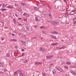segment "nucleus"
I'll return each mask as SVG.
<instances>
[{
  "mask_svg": "<svg viewBox=\"0 0 76 76\" xmlns=\"http://www.w3.org/2000/svg\"><path fill=\"white\" fill-rule=\"evenodd\" d=\"M51 23L53 25H58V24H59V22L58 21H51Z\"/></svg>",
  "mask_w": 76,
  "mask_h": 76,
  "instance_id": "f257e3e1",
  "label": "nucleus"
},
{
  "mask_svg": "<svg viewBox=\"0 0 76 76\" xmlns=\"http://www.w3.org/2000/svg\"><path fill=\"white\" fill-rule=\"evenodd\" d=\"M56 69L57 70H58V71H59V72H63V69L59 67H56Z\"/></svg>",
  "mask_w": 76,
  "mask_h": 76,
  "instance_id": "f03ea898",
  "label": "nucleus"
},
{
  "mask_svg": "<svg viewBox=\"0 0 76 76\" xmlns=\"http://www.w3.org/2000/svg\"><path fill=\"white\" fill-rule=\"evenodd\" d=\"M21 70H18V73L20 76H24V74L21 72Z\"/></svg>",
  "mask_w": 76,
  "mask_h": 76,
  "instance_id": "7ed1b4c3",
  "label": "nucleus"
},
{
  "mask_svg": "<svg viewBox=\"0 0 76 76\" xmlns=\"http://www.w3.org/2000/svg\"><path fill=\"white\" fill-rule=\"evenodd\" d=\"M42 64V62H38V61H36L34 63V64H35V65H39V64Z\"/></svg>",
  "mask_w": 76,
  "mask_h": 76,
  "instance_id": "20e7f679",
  "label": "nucleus"
},
{
  "mask_svg": "<svg viewBox=\"0 0 76 76\" xmlns=\"http://www.w3.org/2000/svg\"><path fill=\"white\" fill-rule=\"evenodd\" d=\"M68 13L69 15H74V14H75V12L73 11H69Z\"/></svg>",
  "mask_w": 76,
  "mask_h": 76,
  "instance_id": "39448f33",
  "label": "nucleus"
},
{
  "mask_svg": "<svg viewBox=\"0 0 76 76\" xmlns=\"http://www.w3.org/2000/svg\"><path fill=\"white\" fill-rule=\"evenodd\" d=\"M53 57V55H49L48 56H46V58H47V59H49L51 58H52Z\"/></svg>",
  "mask_w": 76,
  "mask_h": 76,
  "instance_id": "423d86ee",
  "label": "nucleus"
},
{
  "mask_svg": "<svg viewBox=\"0 0 76 76\" xmlns=\"http://www.w3.org/2000/svg\"><path fill=\"white\" fill-rule=\"evenodd\" d=\"M43 15L44 16H45L46 17H47V13H46V12H45L43 11Z\"/></svg>",
  "mask_w": 76,
  "mask_h": 76,
  "instance_id": "0eeeda50",
  "label": "nucleus"
},
{
  "mask_svg": "<svg viewBox=\"0 0 76 76\" xmlns=\"http://www.w3.org/2000/svg\"><path fill=\"white\" fill-rule=\"evenodd\" d=\"M18 73H19V70H17L16 72H14V75H16V74H17V75H18Z\"/></svg>",
  "mask_w": 76,
  "mask_h": 76,
  "instance_id": "6e6552de",
  "label": "nucleus"
},
{
  "mask_svg": "<svg viewBox=\"0 0 76 76\" xmlns=\"http://www.w3.org/2000/svg\"><path fill=\"white\" fill-rule=\"evenodd\" d=\"M23 15H25V16H26V17H29V15L28 14H27L26 13H24L23 14Z\"/></svg>",
  "mask_w": 76,
  "mask_h": 76,
  "instance_id": "1a4fd4ad",
  "label": "nucleus"
},
{
  "mask_svg": "<svg viewBox=\"0 0 76 76\" xmlns=\"http://www.w3.org/2000/svg\"><path fill=\"white\" fill-rule=\"evenodd\" d=\"M49 18L50 19H51V18H53V16H52L51 15V13H49Z\"/></svg>",
  "mask_w": 76,
  "mask_h": 76,
  "instance_id": "9d476101",
  "label": "nucleus"
},
{
  "mask_svg": "<svg viewBox=\"0 0 76 76\" xmlns=\"http://www.w3.org/2000/svg\"><path fill=\"white\" fill-rule=\"evenodd\" d=\"M56 73V70L54 69L53 70V75H55Z\"/></svg>",
  "mask_w": 76,
  "mask_h": 76,
  "instance_id": "9b49d317",
  "label": "nucleus"
},
{
  "mask_svg": "<svg viewBox=\"0 0 76 76\" xmlns=\"http://www.w3.org/2000/svg\"><path fill=\"white\" fill-rule=\"evenodd\" d=\"M10 41H13V42H16L17 40L15 39H10Z\"/></svg>",
  "mask_w": 76,
  "mask_h": 76,
  "instance_id": "f8f14e48",
  "label": "nucleus"
},
{
  "mask_svg": "<svg viewBox=\"0 0 76 76\" xmlns=\"http://www.w3.org/2000/svg\"><path fill=\"white\" fill-rule=\"evenodd\" d=\"M0 66L2 67L4 66V65L3 64H2V62L1 61H0Z\"/></svg>",
  "mask_w": 76,
  "mask_h": 76,
  "instance_id": "ddd939ff",
  "label": "nucleus"
},
{
  "mask_svg": "<svg viewBox=\"0 0 76 76\" xmlns=\"http://www.w3.org/2000/svg\"><path fill=\"white\" fill-rule=\"evenodd\" d=\"M71 73H72V74L73 75H76V73H75V72L73 71H71Z\"/></svg>",
  "mask_w": 76,
  "mask_h": 76,
  "instance_id": "4468645a",
  "label": "nucleus"
},
{
  "mask_svg": "<svg viewBox=\"0 0 76 76\" xmlns=\"http://www.w3.org/2000/svg\"><path fill=\"white\" fill-rule=\"evenodd\" d=\"M40 50L41 51H44L45 50V49L42 48H40Z\"/></svg>",
  "mask_w": 76,
  "mask_h": 76,
  "instance_id": "2eb2a0df",
  "label": "nucleus"
},
{
  "mask_svg": "<svg viewBox=\"0 0 76 76\" xmlns=\"http://www.w3.org/2000/svg\"><path fill=\"white\" fill-rule=\"evenodd\" d=\"M35 20L37 21V22H39V20L38 19V18L37 17H35Z\"/></svg>",
  "mask_w": 76,
  "mask_h": 76,
  "instance_id": "dca6fc26",
  "label": "nucleus"
},
{
  "mask_svg": "<svg viewBox=\"0 0 76 76\" xmlns=\"http://www.w3.org/2000/svg\"><path fill=\"white\" fill-rule=\"evenodd\" d=\"M57 42H56L54 43H52V45L53 46H54V45H57Z\"/></svg>",
  "mask_w": 76,
  "mask_h": 76,
  "instance_id": "f3484780",
  "label": "nucleus"
},
{
  "mask_svg": "<svg viewBox=\"0 0 76 76\" xmlns=\"http://www.w3.org/2000/svg\"><path fill=\"white\" fill-rule=\"evenodd\" d=\"M20 42H21V43H22V44H25V41H23V40H20Z\"/></svg>",
  "mask_w": 76,
  "mask_h": 76,
  "instance_id": "a211bd4d",
  "label": "nucleus"
},
{
  "mask_svg": "<svg viewBox=\"0 0 76 76\" xmlns=\"http://www.w3.org/2000/svg\"><path fill=\"white\" fill-rule=\"evenodd\" d=\"M34 10H38V9H39L37 7H34Z\"/></svg>",
  "mask_w": 76,
  "mask_h": 76,
  "instance_id": "6ab92c4d",
  "label": "nucleus"
},
{
  "mask_svg": "<svg viewBox=\"0 0 76 76\" xmlns=\"http://www.w3.org/2000/svg\"><path fill=\"white\" fill-rule=\"evenodd\" d=\"M51 37L53 38H54V39H56V36H51Z\"/></svg>",
  "mask_w": 76,
  "mask_h": 76,
  "instance_id": "aec40b11",
  "label": "nucleus"
},
{
  "mask_svg": "<svg viewBox=\"0 0 76 76\" xmlns=\"http://www.w3.org/2000/svg\"><path fill=\"white\" fill-rule=\"evenodd\" d=\"M16 19H13V20L14 23H16Z\"/></svg>",
  "mask_w": 76,
  "mask_h": 76,
  "instance_id": "412c9836",
  "label": "nucleus"
},
{
  "mask_svg": "<svg viewBox=\"0 0 76 76\" xmlns=\"http://www.w3.org/2000/svg\"><path fill=\"white\" fill-rule=\"evenodd\" d=\"M38 6H42V4L40 3L39 4H37Z\"/></svg>",
  "mask_w": 76,
  "mask_h": 76,
  "instance_id": "4be33fe9",
  "label": "nucleus"
},
{
  "mask_svg": "<svg viewBox=\"0 0 76 76\" xmlns=\"http://www.w3.org/2000/svg\"><path fill=\"white\" fill-rule=\"evenodd\" d=\"M65 48V47H64V46H63L61 48H59V50H60L61 49H63V48Z\"/></svg>",
  "mask_w": 76,
  "mask_h": 76,
  "instance_id": "5701e85b",
  "label": "nucleus"
},
{
  "mask_svg": "<svg viewBox=\"0 0 76 76\" xmlns=\"http://www.w3.org/2000/svg\"><path fill=\"white\" fill-rule=\"evenodd\" d=\"M6 10V9H2L1 10V11L2 12H3L4 11Z\"/></svg>",
  "mask_w": 76,
  "mask_h": 76,
  "instance_id": "b1692460",
  "label": "nucleus"
},
{
  "mask_svg": "<svg viewBox=\"0 0 76 76\" xmlns=\"http://www.w3.org/2000/svg\"><path fill=\"white\" fill-rule=\"evenodd\" d=\"M6 56L8 57H10V54H9L8 53L7 54Z\"/></svg>",
  "mask_w": 76,
  "mask_h": 76,
  "instance_id": "393cba45",
  "label": "nucleus"
},
{
  "mask_svg": "<svg viewBox=\"0 0 76 76\" xmlns=\"http://www.w3.org/2000/svg\"><path fill=\"white\" fill-rule=\"evenodd\" d=\"M66 64H68V65H69V64H71V63L70 62H66Z\"/></svg>",
  "mask_w": 76,
  "mask_h": 76,
  "instance_id": "a878e982",
  "label": "nucleus"
},
{
  "mask_svg": "<svg viewBox=\"0 0 76 76\" xmlns=\"http://www.w3.org/2000/svg\"><path fill=\"white\" fill-rule=\"evenodd\" d=\"M64 68H66V69H68V66L67 65H65L64 66Z\"/></svg>",
  "mask_w": 76,
  "mask_h": 76,
  "instance_id": "bb28decb",
  "label": "nucleus"
},
{
  "mask_svg": "<svg viewBox=\"0 0 76 76\" xmlns=\"http://www.w3.org/2000/svg\"><path fill=\"white\" fill-rule=\"evenodd\" d=\"M51 33L52 34H55L56 31H54V32L52 31V32H51Z\"/></svg>",
  "mask_w": 76,
  "mask_h": 76,
  "instance_id": "cd10ccee",
  "label": "nucleus"
},
{
  "mask_svg": "<svg viewBox=\"0 0 76 76\" xmlns=\"http://www.w3.org/2000/svg\"><path fill=\"white\" fill-rule=\"evenodd\" d=\"M40 28H45V27L43 26H40Z\"/></svg>",
  "mask_w": 76,
  "mask_h": 76,
  "instance_id": "c85d7f7f",
  "label": "nucleus"
},
{
  "mask_svg": "<svg viewBox=\"0 0 76 76\" xmlns=\"http://www.w3.org/2000/svg\"><path fill=\"white\" fill-rule=\"evenodd\" d=\"M28 62V60H26V61L24 62V63H27Z\"/></svg>",
  "mask_w": 76,
  "mask_h": 76,
  "instance_id": "c756f323",
  "label": "nucleus"
},
{
  "mask_svg": "<svg viewBox=\"0 0 76 76\" xmlns=\"http://www.w3.org/2000/svg\"><path fill=\"white\" fill-rule=\"evenodd\" d=\"M72 20H73L74 21H75V20H76V18H74Z\"/></svg>",
  "mask_w": 76,
  "mask_h": 76,
  "instance_id": "7c9ffc66",
  "label": "nucleus"
},
{
  "mask_svg": "<svg viewBox=\"0 0 76 76\" xmlns=\"http://www.w3.org/2000/svg\"><path fill=\"white\" fill-rule=\"evenodd\" d=\"M59 34V33H58L57 31H55V34Z\"/></svg>",
  "mask_w": 76,
  "mask_h": 76,
  "instance_id": "2f4dec72",
  "label": "nucleus"
},
{
  "mask_svg": "<svg viewBox=\"0 0 76 76\" xmlns=\"http://www.w3.org/2000/svg\"><path fill=\"white\" fill-rule=\"evenodd\" d=\"M65 17L66 18H68V14H66L65 15Z\"/></svg>",
  "mask_w": 76,
  "mask_h": 76,
  "instance_id": "473e14b6",
  "label": "nucleus"
},
{
  "mask_svg": "<svg viewBox=\"0 0 76 76\" xmlns=\"http://www.w3.org/2000/svg\"><path fill=\"white\" fill-rule=\"evenodd\" d=\"M21 5H22V6H24V5H25V4L23 3H21Z\"/></svg>",
  "mask_w": 76,
  "mask_h": 76,
  "instance_id": "72a5a7b5",
  "label": "nucleus"
},
{
  "mask_svg": "<svg viewBox=\"0 0 76 76\" xmlns=\"http://www.w3.org/2000/svg\"><path fill=\"white\" fill-rule=\"evenodd\" d=\"M26 28L27 30H28V29H29V27L28 26H26Z\"/></svg>",
  "mask_w": 76,
  "mask_h": 76,
  "instance_id": "f704fd0d",
  "label": "nucleus"
},
{
  "mask_svg": "<svg viewBox=\"0 0 76 76\" xmlns=\"http://www.w3.org/2000/svg\"><path fill=\"white\" fill-rule=\"evenodd\" d=\"M15 53H17L18 54H19V53L18 52V50L15 51Z\"/></svg>",
  "mask_w": 76,
  "mask_h": 76,
  "instance_id": "c9c22d12",
  "label": "nucleus"
},
{
  "mask_svg": "<svg viewBox=\"0 0 76 76\" xmlns=\"http://www.w3.org/2000/svg\"><path fill=\"white\" fill-rule=\"evenodd\" d=\"M73 24H75V23H76V20H75V21H73Z\"/></svg>",
  "mask_w": 76,
  "mask_h": 76,
  "instance_id": "e433bc0d",
  "label": "nucleus"
},
{
  "mask_svg": "<svg viewBox=\"0 0 76 76\" xmlns=\"http://www.w3.org/2000/svg\"><path fill=\"white\" fill-rule=\"evenodd\" d=\"M23 20H24V21H26L27 20V19H25V18H23Z\"/></svg>",
  "mask_w": 76,
  "mask_h": 76,
  "instance_id": "4c0bfd02",
  "label": "nucleus"
},
{
  "mask_svg": "<svg viewBox=\"0 0 76 76\" xmlns=\"http://www.w3.org/2000/svg\"><path fill=\"white\" fill-rule=\"evenodd\" d=\"M18 11H19L20 12H21L22 10H21V9L19 8L18 10Z\"/></svg>",
  "mask_w": 76,
  "mask_h": 76,
  "instance_id": "58836bf2",
  "label": "nucleus"
},
{
  "mask_svg": "<svg viewBox=\"0 0 76 76\" xmlns=\"http://www.w3.org/2000/svg\"><path fill=\"white\" fill-rule=\"evenodd\" d=\"M64 2H65V3H67V1H66V0H64Z\"/></svg>",
  "mask_w": 76,
  "mask_h": 76,
  "instance_id": "ea45409f",
  "label": "nucleus"
},
{
  "mask_svg": "<svg viewBox=\"0 0 76 76\" xmlns=\"http://www.w3.org/2000/svg\"><path fill=\"white\" fill-rule=\"evenodd\" d=\"M10 9H13V7L12 6H10Z\"/></svg>",
  "mask_w": 76,
  "mask_h": 76,
  "instance_id": "a19ab883",
  "label": "nucleus"
},
{
  "mask_svg": "<svg viewBox=\"0 0 76 76\" xmlns=\"http://www.w3.org/2000/svg\"><path fill=\"white\" fill-rule=\"evenodd\" d=\"M25 54V53H22V55L21 56H20L21 57H22V56H23V55H24Z\"/></svg>",
  "mask_w": 76,
  "mask_h": 76,
  "instance_id": "79ce46f5",
  "label": "nucleus"
},
{
  "mask_svg": "<svg viewBox=\"0 0 76 76\" xmlns=\"http://www.w3.org/2000/svg\"><path fill=\"white\" fill-rule=\"evenodd\" d=\"M42 75L43 76H45V74H44V73H42Z\"/></svg>",
  "mask_w": 76,
  "mask_h": 76,
  "instance_id": "37998d69",
  "label": "nucleus"
},
{
  "mask_svg": "<svg viewBox=\"0 0 76 76\" xmlns=\"http://www.w3.org/2000/svg\"><path fill=\"white\" fill-rule=\"evenodd\" d=\"M15 6H16V7H18V5L17 4H15Z\"/></svg>",
  "mask_w": 76,
  "mask_h": 76,
  "instance_id": "c03bdc74",
  "label": "nucleus"
},
{
  "mask_svg": "<svg viewBox=\"0 0 76 76\" xmlns=\"http://www.w3.org/2000/svg\"><path fill=\"white\" fill-rule=\"evenodd\" d=\"M42 33H44V34H45V31H42Z\"/></svg>",
  "mask_w": 76,
  "mask_h": 76,
  "instance_id": "a18cd8bd",
  "label": "nucleus"
},
{
  "mask_svg": "<svg viewBox=\"0 0 76 76\" xmlns=\"http://www.w3.org/2000/svg\"><path fill=\"white\" fill-rule=\"evenodd\" d=\"M12 36H15V34H12Z\"/></svg>",
  "mask_w": 76,
  "mask_h": 76,
  "instance_id": "49530a36",
  "label": "nucleus"
},
{
  "mask_svg": "<svg viewBox=\"0 0 76 76\" xmlns=\"http://www.w3.org/2000/svg\"><path fill=\"white\" fill-rule=\"evenodd\" d=\"M53 64H50V66H53Z\"/></svg>",
  "mask_w": 76,
  "mask_h": 76,
  "instance_id": "de8ad7c7",
  "label": "nucleus"
},
{
  "mask_svg": "<svg viewBox=\"0 0 76 76\" xmlns=\"http://www.w3.org/2000/svg\"><path fill=\"white\" fill-rule=\"evenodd\" d=\"M15 16L16 17H18V15L15 14Z\"/></svg>",
  "mask_w": 76,
  "mask_h": 76,
  "instance_id": "09e8293b",
  "label": "nucleus"
},
{
  "mask_svg": "<svg viewBox=\"0 0 76 76\" xmlns=\"http://www.w3.org/2000/svg\"><path fill=\"white\" fill-rule=\"evenodd\" d=\"M18 19H19V20H20V19H22V18H18Z\"/></svg>",
  "mask_w": 76,
  "mask_h": 76,
  "instance_id": "8fccbe9b",
  "label": "nucleus"
},
{
  "mask_svg": "<svg viewBox=\"0 0 76 76\" xmlns=\"http://www.w3.org/2000/svg\"><path fill=\"white\" fill-rule=\"evenodd\" d=\"M2 5H3L2 4H0V6H2Z\"/></svg>",
  "mask_w": 76,
  "mask_h": 76,
  "instance_id": "3c124183",
  "label": "nucleus"
},
{
  "mask_svg": "<svg viewBox=\"0 0 76 76\" xmlns=\"http://www.w3.org/2000/svg\"><path fill=\"white\" fill-rule=\"evenodd\" d=\"M24 51V49H22V51Z\"/></svg>",
  "mask_w": 76,
  "mask_h": 76,
  "instance_id": "603ef678",
  "label": "nucleus"
},
{
  "mask_svg": "<svg viewBox=\"0 0 76 76\" xmlns=\"http://www.w3.org/2000/svg\"><path fill=\"white\" fill-rule=\"evenodd\" d=\"M73 68H76V66H73Z\"/></svg>",
  "mask_w": 76,
  "mask_h": 76,
  "instance_id": "864d4df0",
  "label": "nucleus"
},
{
  "mask_svg": "<svg viewBox=\"0 0 76 76\" xmlns=\"http://www.w3.org/2000/svg\"><path fill=\"white\" fill-rule=\"evenodd\" d=\"M7 8H10V6H7Z\"/></svg>",
  "mask_w": 76,
  "mask_h": 76,
  "instance_id": "5fc2aeb1",
  "label": "nucleus"
},
{
  "mask_svg": "<svg viewBox=\"0 0 76 76\" xmlns=\"http://www.w3.org/2000/svg\"><path fill=\"white\" fill-rule=\"evenodd\" d=\"M1 40H2V41H3L4 40V39L3 38L1 39Z\"/></svg>",
  "mask_w": 76,
  "mask_h": 76,
  "instance_id": "6e6d98bb",
  "label": "nucleus"
},
{
  "mask_svg": "<svg viewBox=\"0 0 76 76\" xmlns=\"http://www.w3.org/2000/svg\"><path fill=\"white\" fill-rule=\"evenodd\" d=\"M6 69H4V72H6Z\"/></svg>",
  "mask_w": 76,
  "mask_h": 76,
  "instance_id": "4d7b16f0",
  "label": "nucleus"
},
{
  "mask_svg": "<svg viewBox=\"0 0 76 76\" xmlns=\"http://www.w3.org/2000/svg\"><path fill=\"white\" fill-rule=\"evenodd\" d=\"M66 76H69V75L68 74H66Z\"/></svg>",
  "mask_w": 76,
  "mask_h": 76,
  "instance_id": "13d9d810",
  "label": "nucleus"
},
{
  "mask_svg": "<svg viewBox=\"0 0 76 76\" xmlns=\"http://www.w3.org/2000/svg\"><path fill=\"white\" fill-rule=\"evenodd\" d=\"M34 38H36V37H34L32 38V39H34Z\"/></svg>",
  "mask_w": 76,
  "mask_h": 76,
  "instance_id": "bf43d9fd",
  "label": "nucleus"
},
{
  "mask_svg": "<svg viewBox=\"0 0 76 76\" xmlns=\"http://www.w3.org/2000/svg\"><path fill=\"white\" fill-rule=\"evenodd\" d=\"M18 25H22L21 24H18Z\"/></svg>",
  "mask_w": 76,
  "mask_h": 76,
  "instance_id": "052dcab7",
  "label": "nucleus"
},
{
  "mask_svg": "<svg viewBox=\"0 0 76 76\" xmlns=\"http://www.w3.org/2000/svg\"><path fill=\"white\" fill-rule=\"evenodd\" d=\"M72 68H73V66H72Z\"/></svg>",
  "mask_w": 76,
  "mask_h": 76,
  "instance_id": "680f3d73",
  "label": "nucleus"
},
{
  "mask_svg": "<svg viewBox=\"0 0 76 76\" xmlns=\"http://www.w3.org/2000/svg\"><path fill=\"white\" fill-rule=\"evenodd\" d=\"M66 12H68V11H67V9H66Z\"/></svg>",
  "mask_w": 76,
  "mask_h": 76,
  "instance_id": "e2e57ef3",
  "label": "nucleus"
},
{
  "mask_svg": "<svg viewBox=\"0 0 76 76\" xmlns=\"http://www.w3.org/2000/svg\"><path fill=\"white\" fill-rule=\"evenodd\" d=\"M26 37V36H24V37Z\"/></svg>",
  "mask_w": 76,
  "mask_h": 76,
  "instance_id": "0e129e2a",
  "label": "nucleus"
},
{
  "mask_svg": "<svg viewBox=\"0 0 76 76\" xmlns=\"http://www.w3.org/2000/svg\"><path fill=\"white\" fill-rule=\"evenodd\" d=\"M4 5V4H3V6Z\"/></svg>",
  "mask_w": 76,
  "mask_h": 76,
  "instance_id": "69168bd1",
  "label": "nucleus"
},
{
  "mask_svg": "<svg viewBox=\"0 0 76 76\" xmlns=\"http://www.w3.org/2000/svg\"><path fill=\"white\" fill-rule=\"evenodd\" d=\"M1 13V12H0V14Z\"/></svg>",
  "mask_w": 76,
  "mask_h": 76,
  "instance_id": "338daca9",
  "label": "nucleus"
},
{
  "mask_svg": "<svg viewBox=\"0 0 76 76\" xmlns=\"http://www.w3.org/2000/svg\"><path fill=\"white\" fill-rule=\"evenodd\" d=\"M16 48H17V47H16Z\"/></svg>",
  "mask_w": 76,
  "mask_h": 76,
  "instance_id": "774afa93",
  "label": "nucleus"
}]
</instances>
